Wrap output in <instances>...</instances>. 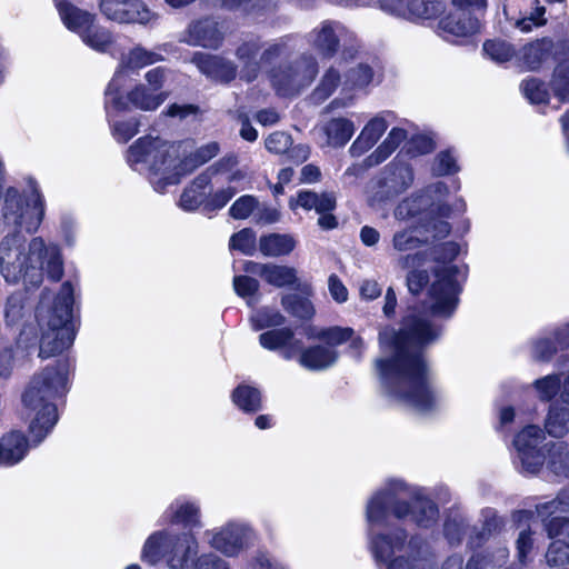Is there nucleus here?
Masks as SVG:
<instances>
[{
    "label": "nucleus",
    "mask_w": 569,
    "mask_h": 569,
    "mask_svg": "<svg viewBox=\"0 0 569 569\" xmlns=\"http://www.w3.org/2000/svg\"><path fill=\"white\" fill-rule=\"evenodd\" d=\"M467 269L443 266L435 271L423 309H409L399 331L391 327L379 333L383 357L376 368L386 397L418 411L432 409L439 399L430 380L423 349L441 335V327L430 316L449 318L455 312Z\"/></svg>",
    "instance_id": "obj_1"
},
{
    "label": "nucleus",
    "mask_w": 569,
    "mask_h": 569,
    "mask_svg": "<svg viewBox=\"0 0 569 569\" xmlns=\"http://www.w3.org/2000/svg\"><path fill=\"white\" fill-rule=\"evenodd\" d=\"M23 189L9 187L1 203L4 226L13 232L0 241V274L9 284L22 283L27 289L39 287L44 277L59 281L63 276V259L58 244L46 242L42 237L29 241L17 232L23 229L34 233L46 216V198L37 180L27 176Z\"/></svg>",
    "instance_id": "obj_2"
},
{
    "label": "nucleus",
    "mask_w": 569,
    "mask_h": 569,
    "mask_svg": "<svg viewBox=\"0 0 569 569\" xmlns=\"http://www.w3.org/2000/svg\"><path fill=\"white\" fill-rule=\"evenodd\" d=\"M410 519L418 527L430 528L439 518L437 505L426 488L401 479H390L377 490L366 506L369 548L377 562L388 563L387 569H431L420 557L415 540L407 543L405 529L389 528L390 517Z\"/></svg>",
    "instance_id": "obj_3"
},
{
    "label": "nucleus",
    "mask_w": 569,
    "mask_h": 569,
    "mask_svg": "<svg viewBox=\"0 0 569 569\" xmlns=\"http://www.w3.org/2000/svg\"><path fill=\"white\" fill-rule=\"evenodd\" d=\"M73 288L64 282L59 293L48 289L41 292L36 308L38 331L26 325L14 342L0 347V377L8 379L22 361L39 348V357L47 359L69 349L76 337L72 321Z\"/></svg>",
    "instance_id": "obj_4"
},
{
    "label": "nucleus",
    "mask_w": 569,
    "mask_h": 569,
    "mask_svg": "<svg viewBox=\"0 0 569 569\" xmlns=\"http://www.w3.org/2000/svg\"><path fill=\"white\" fill-rule=\"evenodd\" d=\"M70 371V362L59 360L57 366H48L33 375L22 392V417L29 423L34 445H39L58 422L56 401L68 391Z\"/></svg>",
    "instance_id": "obj_5"
},
{
    "label": "nucleus",
    "mask_w": 569,
    "mask_h": 569,
    "mask_svg": "<svg viewBox=\"0 0 569 569\" xmlns=\"http://www.w3.org/2000/svg\"><path fill=\"white\" fill-rule=\"evenodd\" d=\"M189 143L170 142L160 137L144 136L137 139L127 150L128 164L140 173L148 174L157 192L180 182L182 171L178 160L184 154Z\"/></svg>",
    "instance_id": "obj_6"
},
{
    "label": "nucleus",
    "mask_w": 569,
    "mask_h": 569,
    "mask_svg": "<svg viewBox=\"0 0 569 569\" xmlns=\"http://www.w3.org/2000/svg\"><path fill=\"white\" fill-rule=\"evenodd\" d=\"M546 439L545 431L536 425L522 428L513 438L516 451L515 465L526 475L539 472L547 461L548 468L556 475L569 477V451L565 442H552L548 448V458L540 445Z\"/></svg>",
    "instance_id": "obj_7"
},
{
    "label": "nucleus",
    "mask_w": 569,
    "mask_h": 569,
    "mask_svg": "<svg viewBox=\"0 0 569 569\" xmlns=\"http://www.w3.org/2000/svg\"><path fill=\"white\" fill-rule=\"evenodd\" d=\"M198 553L191 533L162 529L151 533L141 549V560L154 566L163 561L169 569H190Z\"/></svg>",
    "instance_id": "obj_8"
},
{
    "label": "nucleus",
    "mask_w": 569,
    "mask_h": 569,
    "mask_svg": "<svg viewBox=\"0 0 569 569\" xmlns=\"http://www.w3.org/2000/svg\"><path fill=\"white\" fill-rule=\"evenodd\" d=\"M57 9L66 28L77 33L86 46L101 53L110 51L114 37L108 28L100 24L96 14L67 1L57 2Z\"/></svg>",
    "instance_id": "obj_9"
},
{
    "label": "nucleus",
    "mask_w": 569,
    "mask_h": 569,
    "mask_svg": "<svg viewBox=\"0 0 569 569\" xmlns=\"http://www.w3.org/2000/svg\"><path fill=\"white\" fill-rule=\"evenodd\" d=\"M208 545L228 558H236L251 548L258 539L254 528L244 520L231 519L221 526L206 530Z\"/></svg>",
    "instance_id": "obj_10"
},
{
    "label": "nucleus",
    "mask_w": 569,
    "mask_h": 569,
    "mask_svg": "<svg viewBox=\"0 0 569 569\" xmlns=\"http://www.w3.org/2000/svg\"><path fill=\"white\" fill-rule=\"evenodd\" d=\"M317 73L318 63L313 57L309 56L271 69L268 78L278 96L291 97L309 86Z\"/></svg>",
    "instance_id": "obj_11"
},
{
    "label": "nucleus",
    "mask_w": 569,
    "mask_h": 569,
    "mask_svg": "<svg viewBox=\"0 0 569 569\" xmlns=\"http://www.w3.org/2000/svg\"><path fill=\"white\" fill-rule=\"evenodd\" d=\"M163 57L157 51L148 50L141 46H136L128 53L123 54L120 63L107 87V96L110 103L123 108L127 102L122 100L120 90L123 89L127 82L129 70H140L144 67L151 66L156 62L162 61Z\"/></svg>",
    "instance_id": "obj_12"
},
{
    "label": "nucleus",
    "mask_w": 569,
    "mask_h": 569,
    "mask_svg": "<svg viewBox=\"0 0 569 569\" xmlns=\"http://www.w3.org/2000/svg\"><path fill=\"white\" fill-rule=\"evenodd\" d=\"M100 12L119 24L153 26L159 14L142 0H99Z\"/></svg>",
    "instance_id": "obj_13"
},
{
    "label": "nucleus",
    "mask_w": 569,
    "mask_h": 569,
    "mask_svg": "<svg viewBox=\"0 0 569 569\" xmlns=\"http://www.w3.org/2000/svg\"><path fill=\"white\" fill-rule=\"evenodd\" d=\"M413 179V170L409 164L400 161L389 163L370 191V203L373 206L398 197L412 184Z\"/></svg>",
    "instance_id": "obj_14"
},
{
    "label": "nucleus",
    "mask_w": 569,
    "mask_h": 569,
    "mask_svg": "<svg viewBox=\"0 0 569 569\" xmlns=\"http://www.w3.org/2000/svg\"><path fill=\"white\" fill-rule=\"evenodd\" d=\"M237 164H239V159L236 153H228L220 158L184 188L180 197L179 206L186 211L196 210L204 201L206 189L211 181L213 172L227 171Z\"/></svg>",
    "instance_id": "obj_15"
},
{
    "label": "nucleus",
    "mask_w": 569,
    "mask_h": 569,
    "mask_svg": "<svg viewBox=\"0 0 569 569\" xmlns=\"http://www.w3.org/2000/svg\"><path fill=\"white\" fill-rule=\"evenodd\" d=\"M353 33L343 24L337 21L326 20L315 27L307 36L306 40L322 57H333L341 41H351Z\"/></svg>",
    "instance_id": "obj_16"
},
{
    "label": "nucleus",
    "mask_w": 569,
    "mask_h": 569,
    "mask_svg": "<svg viewBox=\"0 0 569 569\" xmlns=\"http://www.w3.org/2000/svg\"><path fill=\"white\" fill-rule=\"evenodd\" d=\"M480 20L471 12L455 9L441 18L438 34L451 43H462L480 31Z\"/></svg>",
    "instance_id": "obj_17"
},
{
    "label": "nucleus",
    "mask_w": 569,
    "mask_h": 569,
    "mask_svg": "<svg viewBox=\"0 0 569 569\" xmlns=\"http://www.w3.org/2000/svg\"><path fill=\"white\" fill-rule=\"evenodd\" d=\"M549 538L555 539L547 551V562L551 567H561L569 562V520L560 515L546 522Z\"/></svg>",
    "instance_id": "obj_18"
},
{
    "label": "nucleus",
    "mask_w": 569,
    "mask_h": 569,
    "mask_svg": "<svg viewBox=\"0 0 569 569\" xmlns=\"http://www.w3.org/2000/svg\"><path fill=\"white\" fill-rule=\"evenodd\" d=\"M383 11L416 22L437 18L445 11V6L438 0H405L401 3L386 1Z\"/></svg>",
    "instance_id": "obj_19"
},
{
    "label": "nucleus",
    "mask_w": 569,
    "mask_h": 569,
    "mask_svg": "<svg viewBox=\"0 0 569 569\" xmlns=\"http://www.w3.org/2000/svg\"><path fill=\"white\" fill-rule=\"evenodd\" d=\"M104 94H107V91ZM120 96L122 97V100L127 102V106L123 108L110 103L109 97L106 96L104 108L108 113H110L111 110L126 111L130 108V106L142 111H153L158 109L168 98L167 92H154L152 89L142 83L137 84L126 96L122 94L121 89Z\"/></svg>",
    "instance_id": "obj_20"
},
{
    "label": "nucleus",
    "mask_w": 569,
    "mask_h": 569,
    "mask_svg": "<svg viewBox=\"0 0 569 569\" xmlns=\"http://www.w3.org/2000/svg\"><path fill=\"white\" fill-rule=\"evenodd\" d=\"M191 62L208 79L219 83H229L238 74V67L234 62L221 56L197 52L191 58Z\"/></svg>",
    "instance_id": "obj_21"
},
{
    "label": "nucleus",
    "mask_w": 569,
    "mask_h": 569,
    "mask_svg": "<svg viewBox=\"0 0 569 569\" xmlns=\"http://www.w3.org/2000/svg\"><path fill=\"white\" fill-rule=\"evenodd\" d=\"M260 345L271 351H280L286 360L298 356L302 349V341L295 338V333L289 328L273 329L259 336Z\"/></svg>",
    "instance_id": "obj_22"
},
{
    "label": "nucleus",
    "mask_w": 569,
    "mask_h": 569,
    "mask_svg": "<svg viewBox=\"0 0 569 569\" xmlns=\"http://www.w3.org/2000/svg\"><path fill=\"white\" fill-rule=\"evenodd\" d=\"M232 167L227 171H218V173H228L226 177L227 186L216 190L209 198V204L213 209L223 208L238 192L248 189L249 178L244 168ZM217 174V172H213Z\"/></svg>",
    "instance_id": "obj_23"
},
{
    "label": "nucleus",
    "mask_w": 569,
    "mask_h": 569,
    "mask_svg": "<svg viewBox=\"0 0 569 569\" xmlns=\"http://www.w3.org/2000/svg\"><path fill=\"white\" fill-rule=\"evenodd\" d=\"M262 43L258 38L243 41L236 49V57L240 63V79L252 82L258 78L261 69L260 54Z\"/></svg>",
    "instance_id": "obj_24"
},
{
    "label": "nucleus",
    "mask_w": 569,
    "mask_h": 569,
    "mask_svg": "<svg viewBox=\"0 0 569 569\" xmlns=\"http://www.w3.org/2000/svg\"><path fill=\"white\" fill-rule=\"evenodd\" d=\"M244 270L260 276L266 282L278 288L293 286L298 281L297 270L288 266L247 261Z\"/></svg>",
    "instance_id": "obj_25"
},
{
    "label": "nucleus",
    "mask_w": 569,
    "mask_h": 569,
    "mask_svg": "<svg viewBox=\"0 0 569 569\" xmlns=\"http://www.w3.org/2000/svg\"><path fill=\"white\" fill-rule=\"evenodd\" d=\"M223 40L218 23L211 19L192 22L186 32L183 41L190 46L217 49Z\"/></svg>",
    "instance_id": "obj_26"
},
{
    "label": "nucleus",
    "mask_w": 569,
    "mask_h": 569,
    "mask_svg": "<svg viewBox=\"0 0 569 569\" xmlns=\"http://www.w3.org/2000/svg\"><path fill=\"white\" fill-rule=\"evenodd\" d=\"M388 116L383 113L377 114L365 124L349 148L352 157L362 156L378 142L389 127Z\"/></svg>",
    "instance_id": "obj_27"
},
{
    "label": "nucleus",
    "mask_w": 569,
    "mask_h": 569,
    "mask_svg": "<svg viewBox=\"0 0 569 569\" xmlns=\"http://www.w3.org/2000/svg\"><path fill=\"white\" fill-rule=\"evenodd\" d=\"M373 78L372 69L367 64H358L351 68L345 76V81L341 83V92L346 94L343 98H337L329 104V109L346 108L352 103V96L349 92L356 89L367 87Z\"/></svg>",
    "instance_id": "obj_28"
},
{
    "label": "nucleus",
    "mask_w": 569,
    "mask_h": 569,
    "mask_svg": "<svg viewBox=\"0 0 569 569\" xmlns=\"http://www.w3.org/2000/svg\"><path fill=\"white\" fill-rule=\"evenodd\" d=\"M552 40L543 38L523 46L516 56V63L523 70H538L551 56Z\"/></svg>",
    "instance_id": "obj_29"
},
{
    "label": "nucleus",
    "mask_w": 569,
    "mask_h": 569,
    "mask_svg": "<svg viewBox=\"0 0 569 569\" xmlns=\"http://www.w3.org/2000/svg\"><path fill=\"white\" fill-rule=\"evenodd\" d=\"M164 518L168 522L184 527H201V511L197 501L186 498L176 499L167 508Z\"/></svg>",
    "instance_id": "obj_30"
},
{
    "label": "nucleus",
    "mask_w": 569,
    "mask_h": 569,
    "mask_svg": "<svg viewBox=\"0 0 569 569\" xmlns=\"http://www.w3.org/2000/svg\"><path fill=\"white\" fill-rule=\"evenodd\" d=\"M184 142L189 143V148L178 160L179 170L182 171L181 178L192 172L198 167L209 162L220 152V144L217 141L207 142L197 148L193 152H191L193 147L192 141L186 140Z\"/></svg>",
    "instance_id": "obj_31"
},
{
    "label": "nucleus",
    "mask_w": 569,
    "mask_h": 569,
    "mask_svg": "<svg viewBox=\"0 0 569 569\" xmlns=\"http://www.w3.org/2000/svg\"><path fill=\"white\" fill-rule=\"evenodd\" d=\"M29 450L26 436L11 431L0 439V466L11 467L20 462Z\"/></svg>",
    "instance_id": "obj_32"
},
{
    "label": "nucleus",
    "mask_w": 569,
    "mask_h": 569,
    "mask_svg": "<svg viewBox=\"0 0 569 569\" xmlns=\"http://www.w3.org/2000/svg\"><path fill=\"white\" fill-rule=\"evenodd\" d=\"M289 207L295 210L298 207L305 210H315L318 213L332 211L336 208V196L332 192L316 193L301 190L296 198H291Z\"/></svg>",
    "instance_id": "obj_33"
},
{
    "label": "nucleus",
    "mask_w": 569,
    "mask_h": 569,
    "mask_svg": "<svg viewBox=\"0 0 569 569\" xmlns=\"http://www.w3.org/2000/svg\"><path fill=\"white\" fill-rule=\"evenodd\" d=\"M432 206L433 203H429L421 194L411 196L403 199L396 207L393 216L400 221L417 219V223L421 224L426 218L433 213L431 211Z\"/></svg>",
    "instance_id": "obj_34"
},
{
    "label": "nucleus",
    "mask_w": 569,
    "mask_h": 569,
    "mask_svg": "<svg viewBox=\"0 0 569 569\" xmlns=\"http://www.w3.org/2000/svg\"><path fill=\"white\" fill-rule=\"evenodd\" d=\"M299 363L312 371L325 370L331 367L337 360V352L332 347L315 346L308 349H301Z\"/></svg>",
    "instance_id": "obj_35"
},
{
    "label": "nucleus",
    "mask_w": 569,
    "mask_h": 569,
    "mask_svg": "<svg viewBox=\"0 0 569 569\" xmlns=\"http://www.w3.org/2000/svg\"><path fill=\"white\" fill-rule=\"evenodd\" d=\"M296 246V238L289 233H269L259 239V250L267 257L287 256Z\"/></svg>",
    "instance_id": "obj_36"
},
{
    "label": "nucleus",
    "mask_w": 569,
    "mask_h": 569,
    "mask_svg": "<svg viewBox=\"0 0 569 569\" xmlns=\"http://www.w3.org/2000/svg\"><path fill=\"white\" fill-rule=\"evenodd\" d=\"M327 143L331 147H343L356 131L355 123L347 118H332L322 127Z\"/></svg>",
    "instance_id": "obj_37"
},
{
    "label": "nucleus",
    "mask_w": 569,
    "mask_h": 569,
    "mask_svg": "<svg viewBox=\"0 0 569 569\" xmlns=\"http://www.w3.org/2000/svg\"><path fill=\"white\" fill-rule=\"evenodd\" d=\"M546 431L555 438H561L569 432V406L557 401L549 408L545 420Z\"/></svg>",
    "instance_id": "obj_38"
},
{
    "label": "nucleus",
    "mask_w": 569,
    "mask_h": 569,
    "mask_svg": "<svg viewBox=\"0 0 569 569\" xmlns=\"http://www.w3.org/2000/svg\"><path fill=\"white\" fill-rule=\"evenodd\" d=\"M407 138V132L401 128H392L382 143L366 159L368 167L378 166L387 160L399 144Z\"/></svg>",
    "instance_id": "obj_39"
},
{
    "label": "nucleus",
    "mask_w": 569,
    "mask_h": 569,
    "mask_svg": "<svg viewBox=\"0 0 569 569\" xmlns=\"http://www.w3.org/2000/svg\"><path fill=\"white\" fill-rule=\"evenodd\" d=\"M549 88L560 103L569 102V58L555 67Z\"/></svg>",
    "instance_id": "obj_40"
},
{
    "label": "nucleus",
    "mask_w": 569,
    "mask_h": 569,
    "mask_svg": "<svg viewBox=\"0 0 569 569\" xmlns=\"http://www.w3.org/2000/svg\"><path fill=\"white\" fill-rule=\"evenodd\" d=\"M233 403L244 412H256L261 408L260 391L251 386L240 385L232 392Z\"/></svg>",
    "instance_id": "obj_41"
},
{
    "label": "nucleus",
    "mask_w": 569,
    "mask_h": 569,
    "mask_svg": "<svg viewBox=\"0 0 569 569\" xmlns=\"http://www.w3.org/2000/svg\"><path fill=\"white\" fill-rule=\"evenodd\" d=\"M296 38L292 36H286L279 38L272 42L267 43L261 49L260 61L263 64H270L274 60L288 56L295 49Z\"/></svg>",
    "instance_id": "obj_42"
},
{
    "label": "nucleus",
    "mask_w": 569,
    "mask_h": 569,
    "mask_svg": "<svg viewBox=\"0 0 569 569\" xmlns=\"http://www.w3.org/2000/svg\"><path fill=\"white\" fill-rule=\"evenodd\" d=\"M113 111L114 110H111L110 113L107 112L111 124L112 136L119 143H126L139 132L140 119L138 117L114 119L112 117Z\"/></svg>",
    "instance_id": "obj_43"
},
{
    "label": "nucleus",
    "mask_w": 569,
    "mask_h": 569,
    "mask_svg": "<svg viewBox=\"0 0 569 569\" xmlns=\"http://www.w3.org/2000/svg\"><path fill=\"white\" fill-rule=\"evenodd\" d=\"M281 305L288 313L296 318L310 319L315 315V308L309 298L298 293L284 295Z\"/></svg>",
    "instance_id": "obj_44"
},
{
    "label": "nucleus",
    "mask_w": 569,
    "mask_h": 569,
    "mask_svg": "<svg viewBox=\"0 0 569 569\" xmlns=\"http://www.w3.org/2000/svg\"><path fill=\"white\" fill-rule=\"evenodd\" d=\"M467 519L459 511L451 510L443 525V535L450 546L459 545L467 529Z\"/></svg>",
    "instance_id": "obj_45"
},
{
    "label": "nucleus",
    "mask_w": 569,
    "mask_h": 569,
    "mask_svg": "<svg viewBox=\"0 0 569 569\" xmlns=\"http://www.w3.org/2000/svg\"><path fill=\"white\" fill-rule=\"evenodd\" d=\"M485 54L496 63H503L512 58L516 59L517 52L512 44L501 39L488 40L483 43Z\"/></svg>",
    "instance_id": "obj_46"
},
{
    "label": "nucleus",
    "mask_w": 569,
    "mask_h": 569,
    "mask_svg": "<svg viewBox=\"0 0 569 569\" xmlns=\"http://www.w3.org/2000/svg\"><path fill=\"white\" fill-rule=\"evenodd\" d=\"M28 309L26 307V298L22 292H14L8 297L4 306V320L8 326L20 323Z\"/></svg>",
    "instance_id": "obj_47"
},
{
    "label": "nucleus",
    "mask_w": 569,
    "mask_h": 569,
    "mask_svg": "<svg viewBox=\"0 0 569 569\" xmlns=\"http://www.w3.org/2000/svg\"><path fill=\"white\" fill-rule=\"evenodd\" d=\"M520 89L523 96L533 104L547 103L549 101V89L538 78L530 77L525 79L520 84Z\"/></svg>",
    "instance_id": "obj_48"
},
{
    "label": "nucleus",
    "mask_w": 569,
    "mask_h": 569,
    "mask_svg": "<svg viewBox=\"0 0 569 569\" xmlns=\"http://www.w3.org/2000/svg\"><path fill=\"white\" fill-rule=\"evenodd\" d=\"M250 320L252 328L258 331L264 328L282 326L284 323L286 318L278 310L264 307L254 311L251 315Z\"/></svg>",
    "instance_id": "obj_49"
},
{
    "label": "nucleus",
    "mask_w": 569,
    "mask_h": 569,
    "mask_svg": "<svg viewBox=\"0 0 569 569\" xmlns=\"http://www.w3.org/2000/svg\"><path fill=\"white\" fill-rule=\"evenodd\" d=\"M447 194H448L447 184L439 181V182L428 186L423 190V193L421 196L425 197L429 203H433V206L431 207V211H433V212L437 211L440 214V217L447 218L450 214V208L447 204L440 203V201Z\"/></svg>",
    "instance_id": "obj_50"
},
{
    "label": "nucleus",
    "mask_w": 569,
    "mask_h": 569,
    "mask_svg": "<svg viewBox=\"0 0 569 569\" xmlns=\"http://www.w3.org/2000/svg\"><path fill=\"white\" fill-rule=\"evenodd\" d=\"M340 74L335 68H330L323 74L320 83L312 92V99L317 103L328 99L340 84Z\"/></svg>",
    "instance_id": "obj_51"
},
{
    "label": "nucleus",
    "mask_w": 569,
    "mask_h": 569,
    "mask_svg": "<svg viewBox=\"0 0 569 569\" xmlns=\"http://www.w3.org/2000/svg\"><path fill=\"white\" fill-rule=\"evenodd\" d=\"M416 232L417 227L413 226L396 231L391 240L393 250L406 252L419 248L422 241Z\"/></svg>",
    "instance_id": "obj_52"
},
{
    "label": "nucleus",
    "mask_w": 569,
    "mask_h": 569,
    "mask_svg": "<svg viewBox=\"0 0 569 569\" xmlns=\"http://www.w3.org/2000/svg\"><path fill=\"white\" fill-rule=\"evenodd\" d=\"M232 250H238L246 256H253L257 247L256 232L250 228H244L233 233L229 241Z\"/></svg>",
    "instance_id": "obj_53"
},
{
    "label": "nucleus",
    "mask_w": 569,
    "mask_h": 569,
    "mask_svg": "<svg viewBox=\"0 0 569 569\" xmlns=\"http://www.w3.org/2000/svg\"><path fill=\"white\" fill-rule=\"evenodd\" d=\"M533 388L542 401H550L561 390L560 375H548L533 382Z\"/></svg>",
    "instance_id": "obj_54"
},
{
    "label": "nucleus",
    "mask_w": 569,
    "mask_h": 569,
    "mask_svg": "<svg viewBox=\"0 0 569 569\" xmlns=\"http://www.w3.org/2000/svg\"><path fill=\"white\" fill-rule=\"evenodd\" d=\"M559 346L551 333L549 337H540L532 341L531 356L538 361H549Z\"/></svg>",
    "instance_id": "obj_55"
},
{
    "label": "nucleus",
    "mask_w": 569,
    "mask_h": 569,
    "mask_svg": "<svg viewBox=\"0 0 569 569\" xmlns=\"http://www.w3.org/2000/svg\"><path fill=\"white\" fill-rule=\"evenodd\" d=\"M259 201L254 196L244 194L238 198L229 209V213L233 219L243 220L256 213Z\"/></svg>",
    "instance_id": "obj_56"
},
{
    "label": "nucleus",
    "mask_w": 569,
    "mask_h": 569,
    "mask_svg": "<svg viewBox=\"0 0 569 569\" xmlns=\"http://www.w3.org/2000/svg\"><path fill=\"white\" fill-rule=\"evenodd\" d=\"M246 569H286V566L268 551L258 550L247 561Z\"/></svg>",
    "instance_id": "obj_57"
},
{
    "label": "nucleus",
    "mask_w": 569,
    "mask_h": 569,
    "mask_svg": "<svg viewBox=\"0 0 569 569\" xmlns=\"http://www.w3.org/2000/svg\"><path fill=\"white\" fill-rule=\"evenodd\" d=\"M569 509V489L562 491L557 499L549 501L543 505L537 506V513L545 518L546 516L551 517L556 513H562ZM546 521V519H543Z\"/></svg>",
    "instance_id": "obj_58"
},
{
    "label": "nucleus",
    "mask_w": 569,
    "mask_h": 569,
    "mask_svg": "<svg viewBox=\"0 0 569 569\" xmlns=\"http://www.w3.org/2000/svg\"><path fill=\"white\" fill-rule=\"evenodd\" d=\"M509 557V550L506 547H499L490 559L486 560L480 555H473L467 562L466 569H483L488 563L495 567L502 566Z\"/></svg>",
    "instance_id": "obj_59"
},
{
    "label": "nucleus",
    "mask_w": 569,
    "mask_h": 569,
    "mask_svg": "<svg viewBox=\"0 0 569 569\" xmlns=\"http://www.w3.org/2000/svg\"><path fill=\"white\" fill-rule=\"evenodd\" d=\"M458 170L457 160L450 151L438 153L431 166L432 174L438 177L451 174Z\"/></svg>",
    "instance_id": "obj_60"
},
{
    "label": "nucleus",
    "mask_w": 569,
    "mask_h": 569,
    "mask_svg": "<svg viewBox=\"0 0 569 569\" xmlns=\"http://www.w3.org/2000/svg\"><path fill=\"white\" fill-rule=\"evenodd\" d=\"M233 288L237 295L247 299L248 305L251 306V300L259 290V282L248 276H236L233 278Z\"/></svg>",
    "instance_id": "obj_61"
},
{
    "label": "nucleus",
    "mask_w": 569,
    "mask_h": 569,
    "mask_svg": "<svg viewBox=\"0 0 569 569\" xmlns=\"http://www.w3.org/2000/svg\"><path fill=\"white\" fill-rule=\"evenodd\" d=\"M264 144L270 152L282 154L292 146V139L283 131H276L268 136Z\"/></svg>",
    "instance_id": "obj_62"
},
{
    "label": "nucleus",
    "mask_w": 569,
    "mask_h": 569,
    "mask_svg": "<svg viewBox=\"0 0 569 569\" xmlns=\"http://www.w3.org/2000/svg\"><path fill=\"white\" fill-rule=\"evenodd\" d=\"M352 336L353 330L351 328L333 327L327 330H322L316 337L327 341L331 346H337L348 341L352 338Z\"/></svg>",
    "instance_id": "obj_63"
},
{
    "label": "nucleus",
    "mask_w": 569,
    "mask_h": 569,
    "mask_svg": "<svg viewBox=\"0 0 569 569\" xmlns=\"http://www.w3.org/2000/svg\"><path fill=\"white\" fill-rule=\"evenodd\" d=\"M194 569H231L229 562L223 560L217 555L207 553L202 555L197 563Z\"/></svg>",
    "instance_id": "obj_64"
}]
</instances>
